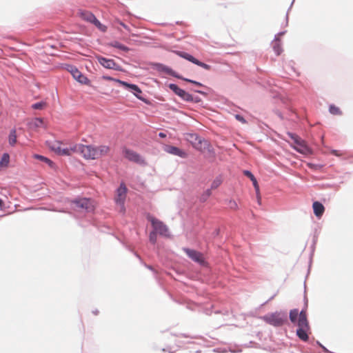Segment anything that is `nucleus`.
I'll list each match as a JSON object with an SVG mask.
<instances>
[{"instance_id":"f257e3e1","label":"nucleus","mask_w":353,"mask_h":353,"mask_svg":"<svg viewBox=\"0 0 353 353\" xmlns=\"http://www.w3.org/2000/svg\"><path fill=\"white\" fill-rule=\"evenodd\" d=\"M289 317L290 321L298 327L296 330L298 337L303 341H307L310 333V327L307 318L306 310H303L299 312L297 309L292 310L290 312Z\"/></svg>"},{"instance_id":"f03ea898","label":"nucleus","mask_w":353,"mask_h":353,"mask_svg":"<svg viewBox=\"0 0 353 353\" xmlns=\"http://www.w3.org/2000/svg\"><path fill=\"white\" fill-rule=\"evenodd\" d=\"M186 140L197 150L204 152L210 150V144L209 142L198 136L196 134H187Z\"/></svg>"},{"instance_id":"7ed1b4c3","label":"nucleus","mask_w":353,"mask_h":353,"mask_svg":"<svg viewBox=\"0 0 353 353\" xmlns=\"http://www.w3.org/2000/svg\"><path fill=\"white\" fill-rule=\"evenodd\" d=\"M79 17L83 20L94 24L101 31L105 32L107 30L105 26L100 23L95 16L90 11L79 10L77 12Z\"/></svg>"},{"instance_id":"20e7f679","label":"nucleus","mask_w":353,"mask_h":353,"mask_svg":"<svg viewBox=\"0 0 353 353\" xmlns=\"http://www.w3.org/2000/svg\"><path fill=\"white\" fill-rule=\"evenodd\" d=\"M74 153L81 154L85 159H96L95 158V146L92 145H74Z\"/></svg>"},{"instance_id":"39448f33","label":"nucleus","mask_w":353,"mask_h":353,"mask_svg":"<svg viewBox=\"0 0 353 353\" xmlns=\"http://www.w3.org/2000/svg\"><path fill=\"white\" fill-rule=\"evenodd\" d=\"M263 320L268 323L274 326L282 325L286 320V316L281 312H274L269 314L263 317Z\"/></svg>"},{"instance_id":"423d86ee","label":"nucleus","mask_w":353,"mask_h":353,"mask_svg":"<svg viewBox=\"0 0 353 353\" xmlns=\"http://www.w3.org/2000/svg\"><path fill=\"white\" fill-rule=\"evenodd\" d=\"M290 136L294 143V145H293L294 149H295L299 153L305 155L311 153V150L307 145L304 140L299 137L297 135L293 134H290Z\"/></svg>"},{"instance_id":"0eeeda50","label":"nucleus","mask_w":353,"mask_h":353,"mask_svg":"<svg viewBox=\"0 0 353 353\" xmlns=\"http://www.w3.org/2000/svg\"><path fill=\"white\" fill-rule=\"evenodd\" d=\"M50 148L59 155L70 156L74 153V145L70 147H63V143L57 141L52 143Z\"/></svg>"},{"instance_id":"6e6552de","label":"nucleus","mask_w":353,"mask_h":353,"mask_svg":"<svg viewBox=\"0 0 353 353\" xmlns=\"http://www.w3.org/2000/svg\"><path fill=\"white\" fill-rule=\"evenodd\" d=\"M148 220L151 222L154 230L161 236L168 237L169 236V232L168 227L161 221L149 216Z\"/></svg>"},{"instance_id":"1a4fd4ad","label":"nucleus","mask_w":353,"mask_h":353,"mask_svg":"<svg viewBox=\"0 0 353 353\" xmlns=\"http://www.w3.org/2000/svg\"><path fill=\"white\" fill-rule=\"evenodd\" d=\"M127 188L124 183H121L119 188L117 190L116 196L114 198L115 202L119 205L121 210L124 211V203L126 199Z\"/></svg>"},{"instance_id":"9d476101","label":"nucleus","mask_w":353,"mask_h":353,"mask_svg":"<svg viewBox=\"0 0 353 353\" xmlns=\"http://www.w3.org/2000/svg\"><path fill=\"white\" fill-rule=\"evenodd\" d=\"M122 153L123 157L130 161L139 164L144 163V159L138 153L132 150L124 148H123Z\"/></svg>"},{"instance_id":"9b49d317","label":"nucleus","mask_w":353,"mask_h":353,"mask_svg":"<svg viewBox=\"0 0 353 353\" xmlns=\"http://www.w3.org/2000/svg\"><path fill=\"white\" fill-rule=\"evenodd\" d=\"M176 54H178L179 57L203 68V69L206 70H210L211 69V66L210 65H208L205 63H203L200 61H199L198 59H196V58H194L193 56H192L191 54L187 53V52H181V51H177L176 52Z\"/></svg>"},{"instance_id":"f8f14e48","label":"nucleus","mask_w":353,"mask_h":353,"mask_svg":"<svg viewBox=\"0 0 353 353\" xmlns=\"http://www.w3.org/2000/svg\"><path fill=\"white\" fill-rule=\"evenodd\" d=\"M103 78L105 80H108V81H115L118 83H119L120 85L124 86L125 88H130L131 89L132 91L134 92V94L138 97V93L139 94H141V89L137 85H134V84H130L125 81H123L121 80H119V79H114V78H112L111 77H108V76H103Z\"/></svg>"},{"instance_id":"ddd939ff","label":"nucleus","mask_w":353,"mask_h":353,"mask_svg":"<svg viewBox=\"0 0 353 353\" xmlns=\"http://www.w3.org/2000/svg\"><path fill=\"white\" fill-rule=\"evenodd\" d=\"M97 59L99 63L105 68L113 69L117 71L121 70V67L113 59H106L101 56H98Z\"/></svg>"},{"instance_id":"4468645a","label":"nucleus","mask_w":353,"mask_h":353,"mask_svg":"<svg viewBox=\"0 0 353 353\" xmlns=\"http://www.w3.org/2000/svg\"><path fill=\"white\" fill-rule=\"evenodd\" d=\"M69 71L74 77V79H75L81 84L88 85L89 83V79L85 76L82 74V73L77 68L74 66H70Z\"/></svg>"},{"instance_id":"2eb2a0df","label":"nucleus","mask_w":353,"mask_h":353,"mask_svg":"<svg viewBox=\"0 0 353 353\" xmlns=\"http://www.w3.org/2000/svg\"><path fill=\"white\" fill-rule=\"evenodd\" d=\"M77 208L85 209L88 211L94 209L93 201L91 199L83 198L79 200H75L73 202Z\"/></svg>"},{"instance_id":"dca6fc26","label":"nucleus","mask_w":353,"mask_h":353,"mask_svg":"<svg viewBox=\"0 0 353 353\" xmlns=\"http://www.w3.org/2000/svg\"><path fill=\"white\" fill-rule=\"evenodd\" d=\"M183 251L195 262L200 264H203L205 263L203 255L201 252L189 248H183Z\"/></svg>"},{"instance_id":"f3484780","label":"nucleus","mask_w":353,"mask_h":353,"mask_svg":"<svg viewBox=\"0 0 353 353\" xmlns=\"http://www.w3.org/2000/svg\"><path fill=\"white\" fill-rule=\"evenodd\" d=\"M165 151L169 154L180 157L181 158H186L188 157V154L183 150L180 148L172 146V145H166L165 147Z\"/></svg>"},{"instance_id":"a211bd4d","label":"nucleus","mask_w":353,"mask_h":353,"mask_svg":"<svg viewBox=\"0 0 353 353\" xmlns=\"http://www.w3.org/2000/svg\"><path fill=\"white\" fill-rule=\"evenodd\" d=\"M110 152V148L106 145H101L95 146V158L96 159L106 156Z\"/></svg>"},{"instance_id":"6ab92c4d","label":"nucleus","mask_w":353,"mask_h":353,"mask_svg":"<svg viewBox=\"0 0 353 353\" xmlns=\"http://www.w3.org/2000/svg\"><path fill=\"white\" fill-rule=\"evenodd\" d=\"M312 208H313L314 213L317 217H321L325 211L324 206L323 205L322 203H321L319 201L314 202L313 205H312Z\"/></svg>"},{"instance_id":"aec40b11","label":"nucleus","mask_w":353,"mask_h":353,"mask_svg":"<svg viewBox=\"0 0 353 353\" xmlns=\"http://www.w3.org/2000/svg\"><path fill=\"white\" fill-rule=\"evenodd\" d=\"M28 125L30 129L37 130L39 128L44 127V123L42 119L34 118L29 122Z\"/></svg>"},{"instance_id":"412c9836","label":"nucleus","mask_w":353,"mask_h":353,"mask_svg":"<svg viewBox=\"0 0 353 353\" xmlns=\"http://www.w3.org/2000/svg\"><path fill=\"white\" fill-rule=\"evenodd\" d=\"M33 158L35 159H38L41 161H43L44 163H46V164L48 165V166L51 168H54V162H52L50 159L46 157H43L42 155H40V154H34L33 155Z\"/></svg>"},{"instance_id":"4be33fe9","label":"nucleus","mask_w":353,"mask_h":353,"mask_svg":"<svg viewBox=\"0 0 353 353\" xmlns=\"http://www.w3.org/2000/svg\"><path fill=\"white\" fill-rule=\"evenodd\" d=\"M272 48L277 56L281 54L283 50L281 48V41L278 38L275 39L272 42Z\"/></svg>"},{"instance_id":"5701e85b","label":"nucleus","mask_w":353,"mask_h":353,"mask_svg":"<svg viewBox=\"0 0 353 353\" xmlns=\"http://www.w3.org/2000/svg\"><path fill=\"white\" fill-rule=\"evenodd\" d=\"M10 162V156L8 153L3 154L0 161V170L3 168H7Z\"/></svg>"},{"instance_id":"b1692460","label":"nucleus","mask_w":353,"mask_h":353,"mask_svg":"<svg viewBox=\"0 0 353 353\" xmlns=\"http://www.w3.org/2000/svg\"><path fill=\"white\" fill-rule=\"evenodd\" d=\"M182 99L185 101H193V97L190 93L187 92L184 90H182L179 96Z\"/></svg>"},{"instance_id":"393cba45","label":"nucleus","mask_w":353,"mask_h":353,"mask_svg":"<svg viewBox=\"0 0 353 353\" xmlns=\"http://www.w3.org/2000/svg\"><path fill=\"white\" fill-rule=\"evenodd\" d=\"M9 143L10 145L13 146L17 143V133L15 130H12L9 134Z\"/></svg>"},{"instance_id":"a878e982","label":"nucleus","mask_w":353,"mask_h":353,"mask_svg":"<svg viewBox=\"0 0 353 353\" xmlns=\"http://www.w3.org/2000/svg\"><path fill=\"white\" fill-rule=\"evenodd\" d=\"M110 46H111L114 48H118L119 50H121L123 51H125V52L129 51V48L127 46L121 44V43H119L118 41H113L110 44Z\"/></svg>"},{"instance_id":"bb28decb","label":"nucleus","mask_w":353,"mask_h":353,"mask_svg":"<svg viewBox=\"0 0 353 353\" xmlns=\"http://www.w3.org/2000/svg\"><path fill=\"white\" fill-rule=\"evenodd\" d=\"M330 112L334 115H341L342 112L339 109V108L335 106L334 105H330L329 108Z\"/></svg>"},{"instance_id":"cd10ccee","label":"nucleus","mask_w":353,"mask_h":353,"mask_svg":"<svg viewBox=\"0 0 353 353\" xmlns=\"http://www.w3.org/2000/svg\"><path fill=\"white\" fill-rule=\"evenodd\" d=\"M168 87L171 90H172L176 95L179 96L182 89H181L177 85L174 83H170Z\"/></svg>"},{"instance_id":"c85d7f7f","label":"nucleus","mask_w":353,"mask_h":353,"mask_svg":"<svg viewBox=\"0 0 353 353\" xmlns=\"http://www.w3.org/2000/svg\"><path fill=\"white\" fill-rule=\"evenodd\" d=\"M168 87L171 90H172L176 95L179 96L182 89H181L177 85L174 83H170Z\"/></svg>"},{"instance_id":"c756f323","label":"nucleus","mask_w":353,"mask_h":353,"mask_svg":"<svg viewBox=\"0 0 353 353\" xmlns=\"http://www.w3.org/2000/svg\"><path fill=\"white\" fill-rule=\"evenodd\" d=\"M45 105H46L45 103H43V102H39V103H34L32 105V108L33 109H35V110H41V109H43L44 108Z\"/></svg>"},{"instance_id":"7c9ffc66","label":"nucleus","mask_w":353,"mask_h":353,"mask_svg":"<svg viewBox=\"0 0 353 353\" xmlns=\"http://www.w3.org/2000/svg\"><path fill=\"white\" fill-rule=\"evenodd\" d=\"M157 233L155 231H153L150 234V241L153 244H154L157 242Z\"/></svg>"},{"instance_id":"2f4dec72","label":"nucleus","mask_w":353,"mask_h":353,"mask_svg":"<svg viewBox=\"0 0 353 353\" xmlns=\"http://www.w3.org/2000/svg\"><path fill=\"white\" fill-rule=\"evenodd\" d=\"M331 154L336 157H341L345 154V152L341 150H333L331 151Z\"/></svg>"},{"instance_id":"473e14b6","label":"nucleus","mask_w":353,"mask_h":353,"mask_svg":"<svg viewBox=\"0 0 353 353\" xmlns=\"http://www.w3.org/2000/svg\"><path fill=\"white\" fill-rule=\"evenodd\" d=\"M177 77L179 78V79H183V80H184L185 81H188V82H190L191 83H193L194 85H199V86H202V84L201 83L197 82L196 81H193V80L185 79V78H182L181 77Z\"/></svg>"},{"instance_id":"72a5a7b5","label":"nucleus","mask_w":353,"mask_h":353,"mask_svg":"<svg viewBox=\"0 0 353 353\" xmlns=\"http://www.w3.org/2000/svg\"><path fill=\"white\" fill-rule=\"evenodd\" d=\"M252 181L253 185L256 190V193L259 194V184H258V182H257L256 178L254 177V179L252 180Z\"/></svg>"},{"instance_id":"f704fd0d","label":"nucleus","mask_w":353,"mask_h":353,"mask_svg":"<svg viewBox=\"0 0 353 353\" xmlns=\"http://www.w3.org/2000/svg\"><path fill=\"white\" fill-rule=\"evenodd\" d=\"M221 184V181L219 180H215L212 182L211 185V189H216Z\"/></svg>"},{"instance_id":"c9c22d12","label":"nucleus","mask_w":353,"mask_h":353,"mask_svg":"<svg viewBox=\"0 0 353 353\" xmlns=\"http://www.w3.org/2000/svg\"><path fill=\"white\" fill-rule=\"evenodd\" d=\"M235 118L236 120H238L239 121H240L241 123H246V121L245 119L240 114H236L235 115Z\"/></svg>"},{"instance_id":"e433bc0d","label":"nucleus","mask_w":353,"mask_h":353,"mask_svg":"<svg viewBox=\"0 0 353 353\" xmlns=\"http://www.w3.org/2000/svg\"><path fill=\"white\" fill-rule=\"evenodd\" d=\"M243 174H244L246 176H248V178H250L251 181H252V180H253V179H254V176L251 173V172H250V171H248V170H245V171L243 172Z\"/></svg>"},{"instance_id":"4c0bfd02","label":"nucleus","mask_w":353,"mask_h":353,"mask_svg":"<svg viewBox=\"0 0 353 353\" xmlns=\"http://www.w3.org/2000/svg\"><path fill=\"white\" fill-rule=\"evenodd\" d=\"M237 204L234 201H230V208L233 209V210H236L237 209Z\"/></svg>"},{"instance_id":"58836bf2","label":"nucleus","mask_w":353,"mask_h":353,"mask_svg":"<svg viewBox=\"0 0 353 353\" xmlns=\"http://www.w3.org/2000/svg\"><path fill=\"white\" fill-rule=\"evenodd\" d=\"M118 23L121 26H123V28H124L126 30L129 31L130 32V28L126 26L125 23H123V22L121 21H118Z\"/></svg>"},{"instance_id":"ea45409f","label":"nucleus","mask_w":353,"mask_h":353,"mask_svg":"<svg viewBox=\"0 0 353 353\" xmlns=\"http://www.w3.org/2000/svg\"><path fill=\"white\" fill-rule=\"evenodd\" d=\"M205 195H206V196H207V197H208V196H210L211 195V190H210V189H209V190H207L205 191Z\"/></svg>"},{"instance_id":"a19ab883","label":"nucleus","mask_w":353,"mask_h":353,"mask_svg":"<svg viewBox=\"0 0 353 353\" xmlns=\"http://www.w3.org/2000/svg\"><path fill=\"white\" fill-rule=\"evenodd\" d=\"M159 136L160 137H161V138H165V137H166V134H164L163 132H160V133L159 134Z\"/></svg>"},{"instance_id":"79ce46f5","label":"nucleus","mask_w":353,"mask_h":353,"mask_svg":"<svg viewBox=\"0 0 353 353\" xmlns=\"http://www.w3.org/2000/svg\"><path fill=\"white\" fill-rule=\"evenodd\" d=\"M3 204V201L0 199V207H1Z\"/></svg>"}]
</instances>
